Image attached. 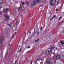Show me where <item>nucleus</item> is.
Returning <instances> with one entry per match:
<instances>
[{
	"label": "nucleus",
	"mask_w": 64,
	"mask_h": 64,
	"mask_svg": "<svg viewBox=\"0 0 64 64\" xmlns=\"http://www.w3.org/2000/svg\"><path fill=\"white\" fill-rule=\"evenodd\" d=\"M55 46L52 45L50 47V48H48V50H46L44 53L45 55L50 54V53L52 52V51H55Z\"/></svg>",
	"instance_id": "nucleus-1"
},
{
	"label": "nucleus",
	"mask_w": 64,
	"mask_h": 64,
	"mask_svg": "<svg viewBox=\"0 0 64 64\" xmlns=\"http://www.w3.org/2000/svg\"><path fill=\"white\" fill-rule=\"evenodd\" d=\"M55 57L57 58V60H59L60 59V55H58V54H56L55 55Z\"/></svg>",
	"instance_id": "nucleus-2"
},
{
	"label": "nucleus",
	"mask_w": 64,
	"mask_h": 64,
	"mask_svg": "<svg viewBox=\"0 0 64 64\" xmlns=\"http://www.w3.org/2000/svg\"><path fill=\"white\" fill-rule=\"evenodd\" d=\"M42 0H40V1H42ZM34 1L36 3H40V2H41L40 0H34Z\"/></svg>",
	"instance_id": "nucleus-3"
},
{
	"label": "nucleus",
	"mask_w": 64,
	"mask_h": 64,
	"mask_svg": "<svg viewBox=\"0 0 64 64\" xmlns=\"http://www.w3.org/2000/svg\"><path fill=\"white\" fill-rule=\"evenodd\" d=\"M3 11L4 13H6V12H8V11H9V10H8V8H6V9H4L3 10Z\"/></svg>",
	"instance_id": "nucleus-4"
},
{
	"label": "nucleus",
	"mask_w": 64,
	"mask_h": 64,
	"mask_svg": "<svg viewBox=\"0 0 64 64\" xmlns=\"http://www.w3.org/2000/svg\"><path fill=\"white\" fill-rule=\"evenodd\" d=\"M31 5L33 7L34 6L36 5V3L34 2H32L31 4Z\"/></svg>",
	"instance_id": "nucleus-5"
},
{
	"label": "nucleus",
	"mask_w": 64,
	"mask_h": 64,
	"mask_svg": "<svg viewBox=\"0 0 64 64\" xmlns=\"http://www.w3.org/2000/svg\"><path fill=\"white\" fill-rule=\"evenodd\" d=\"M4 41V40L3 39H1V38H0V44H2V43H3V41Z\"/></svg>",
	"instance_id": "nucleus-6"
},
{
	"label": "nucleus",
	"mask_w": 64,
	"mask_h": 64,
	"mask_svg": "<svg viewBox=\"0 0 64 64\" xmlns=\"http://www.w3.org/2000/svg\"><path fill=\"white\" fill-rule=\"evenodd\" d=\"M58 3H59V1L58 0H56L54 1V3L55 4H58Z\"/></svg>",
	"instance_id": "nucleus-7"
},
{
	"label": "nucleus",
	"mask_w": 64,
	"mask_h": 64,
	"mask_svg": "<svg viewBox=\"0 0 64 64\" xmlns=\"http://www.w3.org/2000/svg\"><path fill=\"white\" fill-rule=\"evenodd\" d=\"M30 64H37L36 62L34 61H33L31 62Z\"/></svg>",
	"instance_id": "nucleus-8"
},
{
	"label": "nucleus",
	"mask_w": 64,
	"mask_h": 64,
	"mask_svg": "<svg viewBox=\"0 0 64 64\" xmlns=\"http://www.w3.org/2000/svg\"><path fill=\"white\" fill-rule=\"evenodd\" d=\"M5 20H8L9 19V17H7L6 16L5 17Z\"/></svg>",
	"instance_id": "nucleus-9"
},
{
	"label": "nucleus",
	"mask_w": 64,
	"mask_h": 64,
	"mask_svg": "<svg viewBox=\"0 0 64 64\" xmlns=\"http://www.w3.org/2000/svg\"><path fill=\"white\" fill-rule=\"evenodd\" d=\"M16 32H15V33L12 36V38H14L15 37V35H16Z\"/></svg>",
	"instance_id": "nucleus-10"
},
{
	"label": "nucleus",
	"mask_w": 64,
	"mask_h": 64,
	"mask_svg": "<svg viewBox=\"0 0 64 64\" xmlns=\"http://www.w3.org/2000/svg\"><path fill=\"white\" fill-rule=\"evenodd\" d=\"M3 1L2 0H0V5L2 4H3Z\"/></svg>",
	"instance_id": "nucleus-11"
},
{
	"label": "nucleus",
	"mask_w": 64,
	"mask_h": 64,
	"mask_svg": "<svg viewBox=\"0 0 64 64\" xmlns=\"http://www.w3.org/2000/svg\"><path fill=\"white\" fill-rule=\"evenodd\" d=\"M46 63L47 64H52V63L50 62L47 61Z\"/></svg>",
	"instance_id": "nucleus-12"
},
{
	"label": "nucleus",
	"mask_w": 64,
	"mask_h": 64,
	"mask_svg": "<svg viewBox=\"0 0 64 64\" xmlns=\"http://www.w3.org/2000/svg\"><path fill=\"white\" fill-rule=\"evenodd\" d=\"M22 7L20 6V7L18 8V9L19 11H20V10H21L22 9Z\"/></svg>",
	"instance_id": "nucleus-13"
},
{
	"label": "nucleus",
	"mask_w": 64,
	"mask_h": 64,
	"mask_svg": "<svg viewBox=\"0 0 64 64\" xmlns=\"http://www.w3.org/2000/svg\"><path fill=\"white\" fill-rule=\"evenodd\" d=\"M61 47L62 49H64V45L62 44L61 45Z\"/></svg>",
	"instance_id": "nucleus-14"
},
{
	"label": "nucleus",
	"mask_w": 64,
	"mask_h": 64,
	"mask_svg": "<svg viewBox=\"0 0 64 64\" xmlns=\"http://www.w3.org/2000/svg\"><path fill=\"white\" fill-rule=\"evenodd\" d=\"M54 58L52 57H51L50 58V61H52L53 60H54Z\"/></svg>",
	"instance_id": "nucleus-15"
},
{
	"label": "nucleus",
	"mask_w": 64,
	"mask_h": 64,
	"mask_svg": "<svg viewBox=\"0 0 64 64\" xmlns=\"http://www.w3.org/2000/svg\"><path fill=\"white\" fill-rule=\"evenodd\" d=\"M24 5V2H22V4L20 5V6L22 7L23 5Z\"/></svg>",
	"instance_id": "nucleus-16"
},
{
	"label": "nucleus",
	"mask_w": 64,
	"mask_h": 64,
	"mask_svg": "<svg viewBox=\"0 0 64 64\" xmlns=\"http://www.w3.org/2000/svg\"><path fill=\"white\" fill-rule=\"evenodd\" d=\"M16 28L15 26L13 27L12 28V29L13 30H16Z\"/></svg>",
	"instance_id": "nucleus-17"
},
{
	"label": "nucleus",
	"mask_w": 64,
	"mask_h": 64,
	"mask_svg": "<svg viewBox=\"0 0 64 64\" xmlns=\"http://www.w3.org/2000/svg\"><path fill=\"white\" fill-rule=\"evenodd\" d=\"M40 60H41V61H42V58H39V59L38 60H37V61H39Z\"/></svg>",
	"instance_id": "nucleus-18"
},
{
	"label": "nucleus",
	"mask_w": 64,
	"mask_h": 64,
	"mask_svg": "<svg viewBox=\"0 0 64 64\" xmlns=\"http://www.w3.org/2000/svg\"><path fill=\"white\" fill-rule=\"evenodd\" d=\"M17 14H18L17 13H16V14H13V15L14 16V17H15V16H16V15H17Z\"/></svg>",
	"instance_id": "nucleus-19"
},
{
	"label": "nucleus",
	"mask_w": 64,
	"mask_h": 64,
	"mask_svg": "<svg viewBox=\"0 0 64 64\" xmlns=\"http://www.w3.org/2000/svg\"><path fill=\"white\" fill-rule=\"evenodd\" d=\"M17 24H18V22H17V21H16V23L15 24V25H17Z\"/></svg>",
	"instance_id": "nucleus-20"
},
{
	"label": "nucleus",
	"mask_w": 64,
	"mask_h": 64,
	"mask_svg": "<svg viewBox=\"0 0 64 64\" xmlns=\"http://www.w3.org/2000/svg\"><path fill=\"white\" fill-rule=\"evenodd\" d=\"M39 39H38L36 40H35V42H38V41H39Z\"/></svg>",
	"instance_id": "nucleus-21"
},
{
	"label": "nucleus",
	"mask_w": 64,
	"mask_h": 64,
	"mask_svg": "<svg viewBox=\"0 0 64 64\" xmlns=\"http://www.w3.org/2000/svg\"><path fill=\"white\" fill-rule=\"evenodd\" d=\"M60 43L62 44H64V42H60Z\"/></svg>",
	"instance_id": "nucleus-22"
},
{
	"label": "nucleus",
	"mask_w": 64,
	"mask_h": 64,
	"mask_svg": "<svg viewBox=\"0 0 64 64\" xmlns=\"http://www.w3.org/2000/svg\"><path fill=\"white\" fill-rule=\"evenodd\" d=\"M29 2H26V4L28 5V4H29Z\"/></svg>",
	"instance_id": "nucleus-23"
},
{
	"label": "nucleus",
	"mask_w": 64,
	"mask_h": 64,
	"mask_svg": "<svg viewBox=\"0 0 64 64\" xmlns=\"http://www.w3.org/2000/svg\"><path fill=\"white\" fill-rule=\"evenodd\" d=\"M53 19V17H52L50 20V21H52V19Z\"/></svg>",
	"instance_id": "nucleus-24"
},
{
	"label": "nucleus",
	"mask_w": 64,
	"mask_h": 64,
	"mask_svg": "<svg viewBox=\"0 0 64 64\" xmlns=\"http://www.w3.org/2000/svg\"><path fill=\"white\" fill-rule=\"evenodd\" d=\"M61 18H61V17L60 18L58 19L59 20H61Z\"/></svg>",
	"instance_id": "nucleus-25"
},
{
	"label": "nucleus",
	"mask_w": 64,
	"mask_h": 64,
	"mask_svg": "<svg viewBox=\"0 0 64 64\" xmlns=\"http://www.w3.org/2000/svg\"><path fill=\"white\" fill-rule=\"evenodd\" d=\"M50 5L51 6H53V4L52 3H50Z\"/></svg>",
	"instance_id": "nucleus-26"
},
{
	"label": "nucleus",
	"mask_w": 64,
	"mask_h": 64,
	"mask_svg": "<svg viewBox=\"0 0 64 64\" xmlns=\"http://www.w3.org/2000/svg\"><path fill=\"white\" fill-rule=\"evenodd\" d=\"M56 15H55L54 16L52 17L53 18H54V17H56Z\"/></svg>",
	"instance_id": "nucleus-27"
},
{
	"label": "nucleus",
	"mask_w": 64,
	"mask_h": 64,
	"mask_svg": "<svg viewBox=\"0 0 64 64\" xmlns=\"http://www.w3.org/2000/svg\"><path fill=\"white\" fill-rule=\"evenodd\" d=\"M22 11L23 12H24H24H25V10L23 9L22 10Z\"/></svg>",
	"instance_id": "nucleus-28"
},
{
	"label": "nucleus",
	"mask_w": 64,
	"mask_h": 64,
	"mask_svg": "<svg viewBox=\"0 0 64 64\" xmlns=\"http://www.w3.org/2000/svg\"><path fill=\"white\" fill-rule=\"evenodd\" d=\"M6 53H7V52H6V53H5L6 56H7V55H8V54H6Z\"/></svg>",
	"instance_id": "nucleus-29"
},
{
	"label": "nucleus",
	"mask_w": 64,
	"mask_h": 64,
	"mask_svg": "<svg viewBox=\"0 0 64 64\" xmlns=\"http://www.w3.org/2000/svg\"><path fill=\"white\" fill-rule=\"evenodd\" d=\"M24 25H25V24H24V23H23V24H22V26H24Z\"/></svg>",
	"instance_id": "nucleus-30"
},
{
	"label": "nucleus",
	"mask_w": 64,
	"mask_h": 64,
	"mask_svg": "<svg viewBox=\"0 0 64 64\" xmlns=\"http://www.w3.org/2000/svg\"><path fill=\"white\" fill-rule=\"evenodd\" d=\"M42 30V27H40V30Z\"/></svg>",
	"instance_id": "nucleus-31"
},
{
	"label": "nucleus",
	"mask_w": 64,
	"mask_h": 64,
	"mask_svg": "<svg viewBox=\"0 0 64 64\" xmlns=\"http://www.w3.org/2000/svg\"><path fill=\"white\" fill-rule=\"evenodd\" d=\"M2 14V13H1V12H0V15H1Z\"/></svg>",
	"instance_id": "nucleus-32"
},
{
	"label": "nucleus",
	"mask_w": 64,
	"mask_h": 64,
	"mask_svg": "<svg viewBox=\"0 0 64 64\" xmlns=\"http://www.w3.org/2000/svg\"><path fill=\"white\" fill-rule=\"evenodd\" d=\"M16 63H17V60H16L15 62V64H16Z\"/></svg>",
	"instance_id": "nucleus-33"
},
{
	"label": "nucleus",
	"mask_w": 64,
	"mask_h": 64,
	"mask_svg": "<svg viewBox=\"0 0 64 64\" xmlns=\"http://www.w3.org/2000/svg\"><path fill=\"white\" fill-rule=\"evenodd\" d=\"M30 46H28V48H30Z\"/></svg>",
	"instance_id": "nucleus-34"
},
{
	"label": "nucleus",
	"mask_w": 64,
	"mask_h": 64,
	"mask_svg": "<svg viewBox=\"0 0 64 64\" xmlns=\"http://www.w3.org/2000/svg\"><path fill=\"white\" fill-rule=\"evenodd\" d=\"M21 51V49H20V50H19V52H20Z\"/></svg>",
	"instance_id": "nucleus-35"
},
{
	"label": "nucleus",
	"mask_w": 64,
	"mask_h": 64,
	"mask_svg": "<svg viewBox=\"0 0 64 64\" xmlns=\"http://www.w3.org/2000/svg\"><path fill=\"white\" fill-rule=\"evenodd\" d=\"M56 11H58V9H56Z\"/></svg>",
	"instance_id": "nucleus-36"
},
{
	"label": "nucleus",
	"mask_w": 64,
	"mask_h": 64,
	"mask_svg": "<svg viewBox=\"0 0 64 64\" xmlns=\"http://www.w3.org/2000/svg\"><path fill=\"white\" fill-rule=\"evenodd\" d=\"M14 1H16L17 0H14Z\"/></svg>",
	"instance_id": "nucleus-37"
},
{
	"label": "nucleus",
	"mask_w": 64,
	"mask_h": 64,
	"mask_svg": "<svg viewBox=\"0 0 64 64\" xmlns=\"http://www.w3.org/2000/svg\"><path fill=\"white\" fill-rule=\"evenodd\" d=\"M53 1H54V0H51L52 2H53Z\"/></svg>",
	"instance_id": "nucleus-38"
},
{
	"label": "nucleus",
	"mask_w": 64,
	"mask_h": 64,
	"mask_svg": "<svg viewBox=\"0 0 64 64\" xmlns=\"http://www.w3.org/2000/svg\"><path fill=\"white\" fill-rule=\"evenodd\" d=\"M39 32H38V33H37L38 35H39Z\"/></svg>",
	"instance_id": "nucleus-39"
},
{
	"label": "nucleus",
	"mask_w": 64,
	"mask_h": 64,
	"mask_svg": "<svg viewBox=\"0 0 64 64\" xmlns=\"http://www.w3.org/2000/svg\"><path fill=\"white\" fill-rule=\"evenodd\" d=\"M1 47H0V50H1Z\"/></svg>",
	"instance_id": "nucleus-40"
},
{
	"label": "nucleus",
	"mask_w": 64,
	"mask_h": 64,
	"mask_svg": "<svg viewBox=\"0 0 64 64\" xmlns=\"http://www.w3.org/2000/svg\"><path fill=\"white\" fill-rule=\"evenodd\" d=\"M10 20L11 21H13V20Z\"/></svg>",
	"instance_id": "nucleus-41"
},
{
	"label": "nucleus",
	"mask_w": 64,
	"mask_h": 64,
	"mask_svg": "<svg viewBox=\"0 0 64 64\" xmlns=\"http://www.w3.org/2000/svg\"><path fill=\"white\" fill-rule=\"evenodd\" d=\"M10 24H8V26H10Z\"/></svg>",
	"instance_id": "nucleus-42"
},
{
	"label": "nucleus",
	"mask_w": 64,
	"mask_h": 64,
	"mask_svg": "<svg viewBox=\"0 0 64 64\" xmlns=\"http://www.w3.org/2000/svg\"><path fill=\"white\" fill-rule=\"evenodd\" d=\"M31 32H30V34H31Z\"/></svg>",
	"instance_id": "nucleus-43"
},
{
	"label": "nucleus",
	"mask_w": 64,
	"mask_h": 64,
	"mask_svg": "<svg viewBox=\"0 0 64 64\" xmlns=\"http://www.w3.org/2000/svg\"><path fill=\"white\" fill-rule=\"evenodd\" d=\"M29 52L28 51V52H27V53H28V52Z\"/></svg>",
	"instance_id": "nucleus-44"
},
{
	"label": "nucleus",
	"mask_w": 64,
	"mask_h": 64,
	"mask_svg": "<svg viewBox=\"0 0 64 64\" xmlns=\"http://www.w3.org/2000/svg\"><path fill=\"white\" fill-rule=\"evenodd\" d=\"M56 48V49L57 50H58V49H57V48Z\"/></svg>",
	"instance_id": "nucleus-45"
},
{
	"label": "nucleus",
	"mask_w": 64,
	"mask_h": 64,
	"mask_svg": "<svg viewBox=\"0 0 64 64\" xmlns=\"http://www.w3.org/2000/svg\"><path fill=\"white\" fill-rule=\"evenodd\" d=\"M19 47H20V46H19Z\"/></svg>",
	"instance_id": "nucleus-46"
},
{
	"label": "nucleus",
	"mask_w": 64,
	"mask_h": 64,
	"mask_svg": "<svg viewBox=\"0 0 64 64\" xmlns=\"http://www.w3.org/2000/svg\"><path fill=\"white\" fill-rule=\"evenodd\" d=\"M5 32L6 31V30H5Z\"/></svg>",
	"instance_id": "nucleus-47"
},
{
	"label": "nucleus",
	"mask_w": 64,
	"mask_h": 64,
	"mask_svg": "<svg viewBox=\"0 0 64 64\" xmlns=\"http://www.w3.org/2000/svg\"><path fill=\"white\" fill-rule=\"evenodd\" d=\"M63 14H64V12L63 13Z\"/></svg>",
	"instance_id": "nucleus-48"
},
{
	"label": "nucleus",
	"mask_w": 64,
	"mask_h": 64,
	"mask_svg": "<svg viewBox=\"0 0 64 64\" xmlns=\"http://www.w3.org/2000/svg\"><path fill=\"white\" fill-rule=\"evenodd\" d=\"M9 45H10V44H9Z\"/></svg>",
	"instance_id": "nucleus-49"
}]
</instances>
